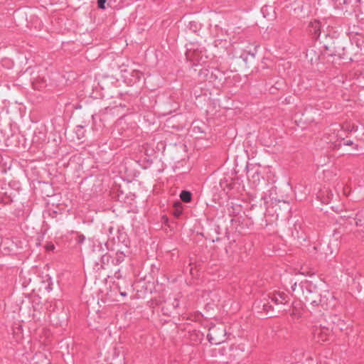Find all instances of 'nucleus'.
Listing matches in <instances>:
<instances>
[{
  "label": "nucleus",
  "mask_w": 364,
  "mask_h": 364,
  "mask_svg": "<svg viewBox=\"0 0 364 364\" xmlns=\"http://www.w3.org/2000/svg\"><path fill=\"white\" fill-rule=\"evenodd\" d=\"M180 198L185 203H189L191 200V193L188 191H183L180 194Z\"/></svg>",
  "instance_id": "20e7f679"
},
{
  "label": "nucleus",
  "mask_w": 364,
  "mask_h": 364,
  "mask_svg": "<svg viewBox=\"0 0 364 364\" xmlns=\"http://www.w3.org/2000/svg\"><path fill=\"white\" fill-rule=\"evenodd\" d=\"M173 215L176 218H178L183 212V206L180 202H176L173 205Z\"/></svg>",
  "instance_id": "7ed1b4c3"
},
{
  "label": "nucleus",
  "mask_w": 364,
  "mask_h": 364,
  "mask_svg": "<svg viewBox=\"0 0 364 364\" xmlns=\"http://www.w3.org/2000/svg\"><path fill=\"white\" fill-rule=\"evenodd\" d=\"M363 48V51H360L361 53V55H364V43H363V46H362Z\"/></svg>",
  "instance_id": "6e6552de"
},
{
  "label": "nucleus",
  "mask_w": 364,
  "mask_h": 364,
  "mask_svg": "<svg viewBox=\"0 0 364 364\" xmlns=\"http://www.w3.org/2000/svg\"><path fill=\"white\" fill-rule=\"evenodd\" d=\"M301 306L300 304H293V310L291 313V316L294 319H298L301 316Z\"/></svg>",
  "instance_id": "f03ea898"
},
{
  "label": "nucleus",
  "mask_w": 364,
  "mask_h": 364,
  "mask_svg": "<svg viewBox=\"0 0 364 364\" xmlns=\"http://www.w3.org/2000/svg\"><path fill=\"white\" fill-rule=\"evenodd\" d=\"M46 248L47 250H54V245L52 244L47 245L46 246Z\"/></svg>",
  "instance_id": "0eeeda50"
},
{
  "label": "nucleus",
  "mask_w": 364,
  "mask_h": 364,
  "mask_svg": "<svg viewBox=\"0 0 364 364\" xmlns=\"http://www.w3.org/2000/svg\"><path fill=\"white\" fill-rule=\"evenodd\" d=\"M209 341L214 345H218L224 342L226 337V329L224 326H213L208 333Z\"/></svg>",
  "instance_id": "f257e3e1"
},
{
  "label": "nucleus",
  "mask_w": 364,
  "mask_h": 364,
  "mask_svg": "<svg viewBox=\"0 0 364 364\" xmlns=\"http://www.w3.org/2000/svg\"><path fill=\"white\" fill-rule=\"evenodd\" d=\"M107 0H97V6L101 9H105V4Z\"/></svg>",
  "instance_id": "423d86ee"
},
{
  "label": "nucleus",
  "mask_w": 364,
  "mask_h": 364,
  "mask_svg": "<svg viewBox=\"0 0 364 364\" xmlns=\"http://www.w3.org/2000/svg\"><path fill=\"white\" fill-rule=\"evenodd\" d=\"M275 301L277 302L278 301V298H275Z\"/></svg>",
  "instance_id": "1a4fd4ad"
},
{
  "label": "nucleus",
  "mask_w": 364,
  "mask_h": 364,
  "mask_svg": "<svg viewBox=\"0 0 364 364\" xmlns=\"http://www.w3.org/2000/svg\"><path fill=\"white\" fill-rule=\"evenodd\" d=\"M364 43V38L361 36L358 37L355 41V44L358 48L360 50V51H363V48Z\"/></svg>",
  "instance_id": "39448f33"
}]
</instances>
